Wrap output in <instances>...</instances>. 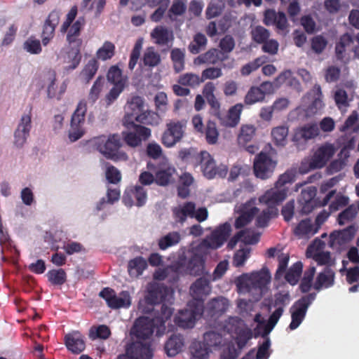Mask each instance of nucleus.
Listing matches in <instances>:
<instances>
[{"instance_id":"6e6d98bb","label":"nucleus","mask_w":359,"mask_h":359,"mask_svg":"<svg viewBox=\"0 0 359 359\" xmlns=\"http://www.w3.org/2000/svg\"><path fill=\"white\" fill-rule=\"evenodd\" d=\"M288 128L285 126H278L271 131L274 143L278 146H284L287 141Z\"/></svg>"},{"instance_id":"5701e85b","label":"nucleus","mask_w":359,"mask_h":359,"mask_svg":"<svg viewBox=\"0 0 359 359\" xmlns=\"http://www.w3.org/2000/svg\"><path fill=\"white\" fill-rule=\"evenodd\" d=\"M32 128V113L29 111L22 115L14 133V144L18 147H22L29 135Z\"/></svg>"},{"instance_id":"2f4dec72","label":"nucleus","mask_w":359,"mask_h":359,"mask_svg":"<svg viewBox=\"0 0 359 359\" xmlns=\"http://www.w3.org/2000/svg\"><path fill=\"white\" fill-rule=\"evenodd\" d=\"M196 205L192 202H186L172 209V215L176 224H183L187 217L193 218Z\"/></svg>"},{"instance_id":"72a5a7b5","label":"nucleus","mask_w":359,"mask_h":359,"mask_svg":"<svg viewBox=\"0 0 359 359\" xmlns=\"http://www.w3.org/2000/svg\"><path fill=\"white\" fill-rule=\"evenodd\" d=\"M65 344L73 353H80L85 349L83 337L78 331L72 332L65 337Z\"/></svg>"},{"instance_id":"69168bd1","label":"nucleus","mask_w":359,"mask_h":359,"mask_svg":"<svg viewBox=\"0 0 359 359\" xmlns=\"http://www.w3.org/2000/svg\"><path fill=\"white\" fill-rule=\"evenodd\" d=\"M187 6L184 0H174L168 11V17L175 20L178 16L182 15L186 11Z\"/></svg>"},{"instance_id":"0e129e2a","label":"nucleus","mask_w":359,"mask_h":359,"mask_svg":"<svg viewBox=\"0 0 359 359\" xmlns=\"http://www.w3.org/2000/svg\"><path fill=\"white\" fill-rule=\"evenodd\" d=\"M184 50L180 48H174L171 50V60L177 72L182 71L184 68Z\"/></svg>"},{"instance_id":"ddd939ff","label":"nucleus","mask_w":359,"mask_h":359,"mask_svg":"<svg viewBox=\"0 0 359 359\" xmlns=\"http://www.w3.org/2000/svg\"><path fill=\"white\" fill-rule=\"evenodd\" d=\"M100 296L107 302V305L113 309L121 308L128 309L132 304L131 296L128 291H122L116 294L114 290L104 288L100 292Z\"/></svg>"},{"instance_id":"6e6552de","label":"nucleus","mask_w":359,"mask_h":359,"mask_svg":"<svg viewBox=\"0 0 359 359\" xmlns=\"http://www.w3.org/2000/svg\"><path fill=\"white\" fill-rule=\"evenodd\" d=\"M107 79L114 85L105 97L107 105H110L118 97L127 86L128 77L123 75L121 69L117 65H113L107 72Z\"/></svg>"},{"instance_id":"4be33fe9","label":"nucleus","mask_w":359,"mask_h":359,"mask_svg":"<svg viewBox=\"0 0 359 359\" xmlns=\"http://www.w3.org/2000/svg\"><path fill=\"white\" fill-rule=\"evenodd\" d=\"M324 245L325 243L320 240H315L309 247L307 255L312 257L319 265H326L329 268L334 264V259L332 257L330 252L321 250Z\"/></svg>"},{"instance_id":"052dcab7","label":"nucleus","mask_w":359,"mask_h":359,"mask_svg":"<svg viewBox=\"0 0 359 359\" xmlns=\"http://www.w3.org/2000/svg\"><path fill=\"white\" fill-rule=\"evenodd\" d=\"M97 69L98 62L97 60L95 58L89 60L81 72V79L88 82L95 76Z\"/></svg>"},{"instance_id":"864d4df0","label":"nucleus","mask_w":359,"mask_h":359,"mask_svg":"<svg viewBox=\"0 0 359 359\" xmlns=\"http://www.w3.org/2000/svg\"><path fill=\"white\" fill-rule=\"evenodd\" d=\"M180 240L181 236L180 233L177 231L170 232L159 239V248L163 250H166L167 248L179 243Z\"/></svg>"},{"instance_id":"473e14b6","label":"nucleus","mask_w":359,"mask_h":359,"mask_svg":"<svg viewBox=\"0 0 359 359\" xmlns=\"http://www.w3.org/2000/svg\"><path fill=\"white\" fill-rule=\"evenodd\" d=\"M182 265L184 266V263L179 258V261L172 266L158 269L154 273V278L157 280H163L165 278H168L169 281L175 280L179 274L188 273V272H181L179 270L178 267Z\"/></svg>"},{"instance_id":"a211bd4d","label":"nucleus","mask_w":359,"mask_h":359,"mask_svg":"<svg viewBox=\"0 0 359 359\" xmlns=\"http://www.w3.org/2000/svg\"><path fill=\"white\" fill-rule=\"evenodd\" d=\"M41 78L46 85L48 98L60 100L66 90V85L62 83L58 88L56 83L57 75L55 71L48 69L42 73Z\"/></svg>"},{"instance_id":"423d86ee","label":"nucleus","mask_w":359,"mask_h":359,"mask_svg":"<svg viewBox=\"0 0 359 359\" xmlns=\"http://www.w3.org/2000/svg\"><path fill=\"white\" fill-rule=\"evenodd\" d=\"M337 151L336 147L330 143H325L320 146L313 153L309 161H304L299 170L306 173L311 169H318L324 167Z\"/></svg>"},{"instance_id":"680f3d73","label":"nucleus","mask_w":359,"mask_h":359,"mask_svg":"<svg viewBox=\"0 0 359 359\" xmlns=\"http://www.w3.org/2000/svg\"><path fill=\"white\" fill-rule=\"evenodd\" d=\"M264 94L258 87H252L245 95L244 102L247 105H252L264 101Z\"/></svg>"},{"instance_id":"f03ea898","label":"nucleus","mask_w":359,"mask_h":359,"mask_svg":"<svg viewBox=\"0 0 359 359\" xmlns=\"http://www.w3.org/2000/svg\"><path fill=\"white\" fill-rule=\"evenodd\" d=\"M173 290L161 284L152 282L147 285V294L145 298L140 301L138 309L143 313H149L154 310V305L164 302L161 306V316L153 320L157 325L156 335L163 334L165 330V322L170 318L172 309L168 305L173 299Z\"/></svg>"},{"instance_id":"dca6fc26","label":"nucleus","mask_w":359,"mask_h":359,"mask_svg":"<svg viewBox=\"0 0 359 359\" xmlns=\"http://www.w3.org/2000/svg\"><path fill=\"white\" fill-rule=\"evenodd\" d=\"M243 326V321L236 317L229 318L227 324L224 326L228 332L236 334V341L239 348L244 347L252 337L251 331L249 329H244Z\"/></svg>"},{"instance_id":"4468645a","label":"nucleus","mask_w":359,"mask_h":359,"mask_svg":"<svg viewBox=\"0 0 359 359\" xmlns=\"http://www.w3.org/2000/svg\"><path fill=\"white\" fill-rule=\"evenodd\" d=\"M128 129L122 133L125 142L130 147L141 146L151 136V130L142 126L130 124Z\"/></svg>"},{"instance_id":"09e8293b","label":"nucleus","mask_w":359,"mask_h":359,"mask_svg":"<svg viewBox=\"0 0 359 359\" xmlns=\"http://www.w3.org/2000/svg\"><path fill=\"white\" fill-rule=\"evenodd\" d=\"M84 20L79 18L76 20L74 23H72L67 32V41L69 44L72 43H77L78 46L80 44V40L78 39V36L80 34V32L83 26Z\"/></svg>"},{"instance_id":"de8ad7c7","label":"nucleus","mask_w":359,"mask_h":359,"mask_svg":"<svg viewBox=\"0 0 359 359\" xmlns=\"http://www.w3.org/2000/svg\"><path fill=\"white\" fill-rule=\"evenodd\" d=\"M86 111V102L85 100L80 101L72 116L70 124L79 126H83L85 123Z\"/></svg>"},{"instance_id":"bf43d9fd","label":"nucleus","mask_w":359,"mask_h":359,"mask_svg":"<svg viewBox=\"0 0 359 359\" xmlns=\"http://www.w3.org/2000/svg\"><path fill=\"white\" fill-rule=\"evenodd\" d=\"M271 343L269 339H266L263 344L259 347L257 353L254 350L249 352L245 356H244L242 359H254L256 355L257 359H267L269 356V349L270 347Z\"/></svg>"},{"instance_id":"4c0bfd02","label":"nucleus","mask_w":359,"mask_h":359,"mask_svg":"<svg viewBox=\"0 0 359 359\" xmlns=\"http://www.w3.org/2000/svg\"><path fill=\"white\" fill-rule=\"evenodd\" d=\"M320 130L316 123H308L295 130L294 140L296 141L302 139L307 140L319 135Z\"/></svg>"},{"instance_id":"7c9ffc66","label":"nucleus","mask_w":359,"mask_h":359,"mask_svg":"<svg viewBox=\"0 0 359 359\" xmlns=\"http://www.w3.org/2000/svg\"><path fill=\"white\" fill-rule=\"evenodd\" d=\"M284 311V309L283 306H278L271 315L268 322L266 324L264 323L263 321V319L262 318L261 314L257 313L256 314L255 317V321L257 323V327L258 329L263 328L264 330L262 332L261 331L258 330L257 332V334H268L269 333L273 328L275 327V325L277 324L278 321L279 320L280 318L283 315Z\"/></svg>"},{"instance_id":"8fccbe9b","label":"nucleus","mask_w":359,"mask_h":359,"mask_svg":"<svg viewBox=\"0 0 359 359\" xmlns=\"http://www.w3.org/2000/svg\"><path fill=\"white\" fill-rule=\"evenodd\" d=\"M311 92L316 97H314L311 104L306 110V114L309 116L316 114L324 107V104L321 98L322 93L320 86L316 85Z\"/></svg>"},{"instance_id":"0eeeda50","label":"nucleus","mask_w":359,"mask_h":359,"mask_svg":"<svg viewBox=\"0 0 359 359\" xmlns=\"http://www.w3.org/2000/svg\"><path fill=\"white\" fill-rule=\"evenodd\" d=\"M187 121L170 120L161 136V142L167 148H172L182 142L186 135Z\"/></svg>"},{"instance_id":"9d476101","label":"nucleus","mask_w":359,"mask_h":359,"mask_svg":"<svg viewBox=\"0 0 359 359\" xmlns=\"http://www.w3.org/2000/svg\"><path fill=\"white\" fill-rule=\"evenodd\" d=\"M154 327L157 329V325L154 320L143 316L135 320L131 330V334L140 339L137 342L150 344L153 352L154 351V344L149 339L154 333Z\"/></svg>"},{"instance_id":"393cba45","label":"nucleus","mask_w":359,"mask_h":359,"mask_svg":"<svg viewBox=\"0 0 359 359\" xmlns=\"http://www.w3.org/2000/svg\"><path fill=\"white\" fill-rule=\"evenodd\" d=\"M147 107L145 102L141 97H133L126 107V115L123 120V125L128 127L130 124H133L137 115L141 114Z\"/></svg>"},{"instance_id":"5fc2aeb1","label":"nucleus","mask_w":359,"mask_h":359,"mask_svg":"<svg viewBox=\"0 0 359 359\" xmlns=\"http://www.w3.org/2000/svg\"><path fill=\"white\" fill-rule=\"evenodd\" d=\"M115 53V46L110 41H105L96 52L97 59L106 61L112 58Z\"/></svg>"},{"instance_id":"a878e982","label":"nucleus","mask_w":359,"mask_h":359,"mask_svg":"<svg viewBox=\"0 0 359 359\" xmlns=\"http://www.w3.org/2000/svg\"><path fill=\"white\" fill-rule=\"evenodd\" d=\"M81 59L79 47L69 48L61 53L59 57L60 62L67 72L75 69L79 65Z\"/></svg>"},{"instance_id":"c03bdc74","label":"nucleus","mask_w":359,"mask_h":359,"mask_svg":"<svg viewBox=\"0 0 359 359\" xmlns=\"http://www.w3.org/2000/svg\"><path fill=\"white\" fill-rule=\"evenodd\" d=\"M147 267V262L142 257H137L129 261L128 271L131 277L137 278L142 274Z\"/></svg>"},{"instance_id":"aec40b11","label":"nucleus","mask_w":359,"mask_h":359,"mask_svg":"<svg viewBox=\"0 0 359 359\" xmlns=\"http://www.w3.org/2000/svg\"><path fill=\"white\" fill-rule=\"evenodd\" d=\"M175 168L171 165L168 158L163 156L158 163L155 172L156 183L161 186H165L174 180Z\"/></svg>"},{"instance_id":"13d9d810","label":"nucleus","mask_w":359,"mask_h":359,"mask_svg":"<svg viewBox=\"0 0 359 359\" xmlns=\"http://www.w3.org/2000/svg\"><path fill=\"white\" fill-rule=\"evenodd\" d=\"M219 60V51L217 49H210L205 53L202 54L194 60V64L201 65L203 63L215 64Z\"/></svg>"},{"instance_id":"e433bc0d","label":"nucleus","mask_w":359,"mask_h":359,"mask_svg":"<svg viewBox=\"0 0 359 359\" xmlns=\"http://www.w3.org/2000/svg\"><path fill=\"white\" fill-rule=\"evenodd\" d=\"M334 273L332 269L326 267L323 271L318 273L316 280L313 284V287L316 290L327 288L334 284Z\"/></svg>"},{"instance_id":"39448f33","label":"nucleus","mask_w":359,"mask_h":359,"mask_svg":"<svg viewBox=\"0 0 359 359\" xmlns=\"http://www.w3.org/2000/svg\"><path fill=\"white\" fill-rule=\"evenodd\" d=\"M212 250V247L208 240L205 238L196 247L192 248L194 257L190 262L187 264L184 252L180 256V259L184 266H179L181 272H188L191 275H198L203 271V257L208 255Z\"/></svg>"},{"instance_id":"412c9836","label":"nucleus","mask_w":359,"mask_h":359,"mask_svg":"<svg viewBox=\"0 0 359 359\" xmlns=\"http://www.w3.org/2000/svg\"><path fill=\"white\" fill-rule=\"evenodd\" d=\"M153 348L150 344L135 342L126 349V354L119 355L117 359H152Z\"/></svg>"},{"instance_id":"49530a36","label":"nucleus","mask_w":359,"mask_h":359,"mask_svg":"<svg viewBox=\"0 0 359 359\" xmlns=\"http://www.w3.org/2000/svg\"><path fill=\"white\" fill-rule=\"evenodd\" d=\"M256 135V128L252 124H243L241 126L238 134V142L239 144L245 146L250 142Z\"/></svg>"},{"instance_id":"3c124183","label":"nucleus","mask_w":359,"mask_h":359,"mask_svg":"<svg viewBox=\"0 0 359 359\" xmlns=\"http://www.w3.org/2000/svg\"><path fill=\"white\" fill-rule=\"evenodd\" d=\"M135 121L144 124L157 126L161 122L159 115L148 109L147 107L145 109L135 117Z\"/></svg>"},{"instance_id":"774afa93","label":"nucleus","mask_w":359,"mask_h":359,"mask_svg":"<svg viewBox=\"0 0 359 359\" xmlns=\"http://www.w3.org/2000/svg\"><path fill=\"white\" fill-rule=\"evenodd\" d=\"M23 49L32 55H39L42 51L41 42L34 36L27 39L23 43Z\"/></svg>"},{"instance_id":"c85d7f7f","label":"nucleus","mask_w":359,"mask_h":359,"mask_svg":"<svg viewBox=\"0 0 359 359\" xmlns=\"http://www.w3.org/2000/svg\"><path fill=\"white\" fill-rule=\"evenodd\" d=\"M355 230L353 227L334 231L330 236L329 245L333 249L339 250L343 245L353 238Z\"/></svg>"},{"instance_id":"f257e3e1","label":"nucleus","mask_w":359,"mask_h":359,"mask_svg":"<svg viewBox=\"0 0 359 359\" xmlns=\"http://www.w3.org/2000/svg\"><path fill=\"white\" fill-rule=\"evenodd\" d=\"M287 194V189H279L274 186L267 190L259 198L261 204L266 205L268 209L260 210L255 206V201L251 200L247 203L237 204L234 212L238 214L235 219L236 229H240L249 224L253 218L257 217V224L259 226H265L272 215L276 214V207L283 201Z\"/></svg>"},{"instance_id":"a19ab883","label":"nucleus","mask_w":359,"mask_h":359,"mask_svg":"<svg viewBox=\"0 0 359 359\" xmlns=\"http://www.w3.org/2000/svg\"><path fill=\"white\" fill-rule=\"evenodd\" d=\"M184 347V339L180 334L172 335L165 345V351L170 357L175 356L182 351Z\"/></svg>"},{"instance_id":"37998d69","label":"nucleus","mask_w":359,"mask_h":359,"mask_svg":"<svg viewBox=\"0 0 359 359\" xmlns=\"http://www.w3.org/2000/svg\"><path fill=\"white\" fill-rule=\"evenodd\" d=\"M284 83L292 87L297 91L302 90L300 83L293 76L292 72L290 70H285L283 72L275 79V84L276 87H280Z\"/></svg>"},{"instance_id":"f3484780","label":"nucleus","mask_w":359,"mask_h":359,"mask_svg":"<svg viewBox=\"0 0 359 359\" xmlns=\"http://www.w3.org/2000/svg\"><path fill=\"white\" fill-rule=\"evenodd\" d=\"M147 200V194L145 189L140 185L128 187L123 194L122 201L128 208L133 205L143 206Z\"/></svg>"},{"instance_id":"b1692460","label":"nucleus","mask_w":359,"mask_h":359,"mask_svg":"<svg viewBox=\"0 0 359 359\" xmlns=\"http://www.w3.org/2000/svg\"><path fill=\"white\" fill-rule=\"evenodd\" d=\"M231 225L229 222H225L217 226L210 233L206 236L212 250L220 248L227 241L231 233Z\"/></svg>"},{"instance_id":"1a4fd4ad","label":"nucleus","mask_w":359,"mask_h":359,"mask_svg":"<svg viewBox=\"0 0 359 359\" xmlns=\"http://www.w3.org/2000/svg\"><path fill=\"white\" fill-rule=\"evenodd\" d=\"M201 165V170L208 179H212L217 176L224 177L227 174V167L220 164L217 165L214 158L207 151H201L197 156Z\"/></svg>"},{"instance_id":"ea45409f","label":"nucleus","mask_w":359,"mask_h":359,"mask_svg":"<svg viewBox=\"0 0 359 359\" xmlns=\"http://www.w3.org/2000/svg\"><path fill=\"white\" fill-rule=\"evenodd\" d=\"M107 0H81L80 8L84 12H93L95 17H99L103 12Z\"/></svg>"},{"instance_id":"a18cd8bd","label":"nucleus","mask_w":359,"mask_h":359,"mask_svg":"<svg viewBox=\"0 0 359 359\" xmlns=\"http://www.w3.org/2000/svg\"><path fill=\"white\" fill-rule=\"evenodd\" d=\"M142 61L145 66L153 68L161 62L159 53L153 46L147 47L143 53Z\"/></svg>"},{"instance_id":"9b49d317","label":"nucleus","mask_w":359,"mask_h":359,"mask_svg":"<svg viewBox=\"0 0 359 359\" xmlns=\"http://www.w3.org/2000/svg\"><path fill=\"white\" fill-rule=\"evenodd\" d=\"M315 298L313 294H309L299 299L294 303L290 309L291 322L288 326L290 330H294L299 327L303 322L308 308Z\"/></svg>"},{"instance_id":"58836bf2","label":"nucleus","mask_w":359,"mask_h":359,"mask_svg":"<svg viewBox=\"0 0 359 359\" xmlns=\"http://www.w3.org/2000/svg\"><path fill=\"white\" fill-rule=\"evenodd\" d=\"M243 106L242 104H236L231 107L228 111L226 116L221 119L222 125L227 127H235L238 125L241 119V114Z\"/></svg>"},{"instance_id":"338daca9","label":"nucleus","mask_w":359,"mask_h":359,"mask_svg":"<svg viewBox=\"0 0 359 359\" xmlns=\"http://www.w3.org/2000/svg\"><path fill=\"white\" fill-rule=\"evenodd\" d=\"M341 131H352L357 133L359 131L358 114L353 111L346 120L344 125L340 128Z\"/></svg>"},{"instance_id":"79ce46f5","label":"nucleus","mask_w":359,"mask_h":359,"mask_svg":"<svg viewBox=\"0 0 359 359\" xmlns=\"http://www.w3.org/2000/svg\"><path fill=\"white\" fill-rule=\"evenodd\" d=\"M316 196V189L313 187H310L302 191L299 202L302 203V212L304 214L310 212L314 205L313 198Z\"/></svg>"},{"instance_id":"6ab92c4d","label":"nucleus","mask_w":359,"mask_h":359,"mask_svg":"<svg viewBox=\"0 0 359 359\" xmlns=\"http://www.w3.org/2000/svg\"><path fill=\"white\" fill-rule=\"evenodd\" d=\"M335 49L338 58L344 61L348 60L346 56L350 50L353 51L354 57L359 58V34L355 40L349 34H344L337 43Z\"/></svg>"},{"instance_id":"c756f323","label":"nucleus","mask_w":359,"mask_h":359,"mask_svg":"<svg viewBox=\"0 0 359 359\" xmlns=\"http://www.w3.org/2000/svg\"><path fill=\"white\" fill-rule=\"evenodd\" d=\"M210 292V281L204 277L197 279L190 287V294L196 301L195 304L201 302L203 304V299L208 295Z\"/></svg>"},{"instance_id":"cd10ccee","label":"nucleus","mask_w":359,"mask_h":359,"mask_svg":"<svg viewBox=\"0 0 359 359\" xmlns=\"http://www.w3.org/2000/svg\"><path fill=\"white\" fill-rule=\"evenodd\" d=\"M152 42L159 46H168L174 41L173 32L163 25H158L150 32Z\"/></svg>"},{"instance_id":"bb28decb","label":"nucleus","mask_w":359,"mask_h":359,"mask_svg":"<svg viewBox=\"0 0 359 359\" xmlns=\"http://www.w3.org/2000/svg\"><path fill=\"white\" fill-rule=\"evenodd\" d=\"M60 19L59 11H52L46 19L41 33V42L46 46L53 39L55 35V29Z\"/></svg>"},{"instance_id":"4d7b16f0","label":"nucleus","mask_w":359,"mask_h":359,"mask_svg":"<svg viewBox=\"0 0 359 359\" xmlns=\"http://www.w3.org/2000/svg\"><path fill=\"white\" fill-rule=\"evenodd\" d=\"M302 264L299 262L294 263L286 272L285 280L292 285H294L299 281L302 271Z\"/></svg>"},{"instance_id":"7ed1b4c3","label":"nucleus","mask_w":359,"mask_h":359,"mask_svg":"<svg viewBox=\"0 0 359 359\" xmlns=\"http://www.w3.org/2000/svg\"><path fill=\"white\" fill-rule=\"evenodd\" d=\"M91 145L107 159L114 161H126L128 154L120 150L121 139L117 134L102 135L90 140Z\"/></svg>"},{"instance_id":"e2e57ef3","label":"nucleus","mask_w":359,"mask_h":359,"mask_svg":"<svg viewBox=\"0 0 359 359\" xmlns=\"http://www.w3.org/2000/svg\"><path fill=\"white\" fill-rule=\"evenodd\" d=\"M203 133H205V140L209 144H215L217 142L219 131L215 122L208 121Z\"/></svg>"},{"instance_id":"f704fd0d","label":"nucleus","mask_w":359,"mask_h":359,"mask_svg":"<svg viewBox=\"0 0 359 359\" xmlns=\"http://www.w3.org/2000/svg\"><path fill=\"white\" fill-rule=\"evenodd\" d=\"M229 301L222 297L212 299L208 305V309L212 318H216L225 313L229 308Z\"/></svg>"},{"instance_id":"20e7f679","label":"nucleus","mask_w":359,"mask_h":359,"mask_svg":"<svg viewBox=\"0 0 359 359\" xmlns=\"http://www.w3.org/2000/svg\"><path fill=\"white\" fill-rule=\"evenodd\" d=\"M270 280L271 275L269 270L263 268L260 271L243 274L238 277L236 285L239 292L246 293L256 290L262 294Z\"/></svg>"},{"instance_id":"c9c22d12","label":"nucleus","mask_w":359,"mask_h":359,"mask_svg":"<svg viewBox=\"0 0 359 359\" xmlns=\"http://www.w3.org/2000/svg\"><path fill=\"white\" fill-rule=\"evenodd\" d=\"M318 231V226H316L310 219L302 220L294 229V233L300 238H308L313 236Z\"/></svg>"},{"instance_id":"f8f14e48","label":"nucleus","mask_w":359,"mask_h":359,"mask_svg":"<svg viewBox=\"0 0 359 359\" xmlns=\"http://www.w3.org/2000/svg\"><path fill=\"white\" fill-rule=\"evenodd\" d=\"M277 161L268 154L260 152L254 159L255 175L261 180L270 178L276 167Z\"/></svg>"},{"instance_id":"603ef678","label":"nucleus","mask_w":359,"mask_h":359,"mask_svg":"<svg viewBox=\"0 0 359 359\" xmlns=\"http://www.w3.org/2000/svg\"><path fill=\"white\" fill-rule=\"evenodd\" d=\"M191 359H208L210 350L201 341L194 340L190 346Z\"/></svg>"},{"instance_id":"2eb2a0df","label":"nucleus","mask_w":359,"mask_h":359,"mask_svg":"<svg viewBox=\"0 0 359 359\" xmlns=\"http://www.w3.org/2000/svg\"><path fill=\"white\" fill-rule=\"evenodd\" d=\"M188 307L189 309L180 312L175 319L177 325L183 328L193 327L203 311V305L201 302L194 304V306L189 304Z\"/></svg>"}]
</instances>
